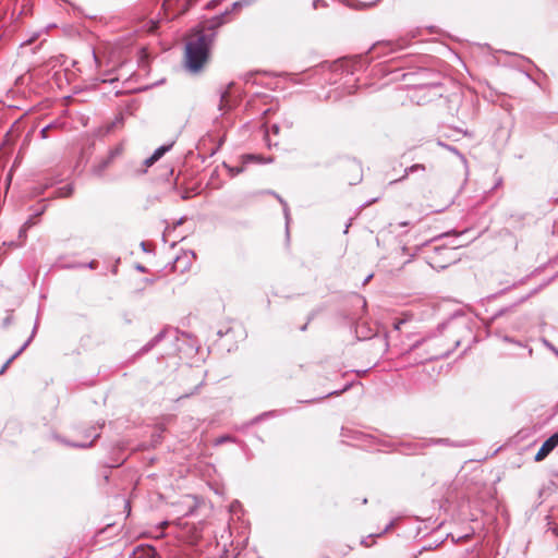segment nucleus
<instances>
[{
    "label": "nucleus",
    "instance_id": "obj_1",
    "mask_svg": "<svg viewBox=\"0 0 558 558\" xmlns=\"http://www.w3.org/2000/svg\"><path fill=\"white\" fill-rule=\"evenodd\" d=\"M214 33L197 31L185 45V69L192 73H198L209 59Z\"/></svg>",
    "mask_w": 558,
    "mask_h": 558
},
{
    "label": "nucleus",
    "instance_id": "obj_2",
    "mask_svg": "<svg viewBox=\"0 0 558 558\" xmlns=\"http://www.w3.org/2000/svg\"><path fill=\"white\" fill-rule=\"evenodd\" d=\"M468 242H465L466 244ZM464 243L453 244L451 247L448 246H435L434 253L428 256L427 263L434 269H445L448 265H450L454 258L452 256V251L457 247L463 246Z\"/></svg>",
    "mask_w": 558,
    "mask_h": 558
},
{
    "label": "nucleus",
    "instance_id": "obj_3",
    "mask_svg": "<svg viewBox=\"0 0 558 558\" xmlns=\"http://www.w3.org/2000/svg\"><path fill=\"white\" fill-rule=\"evenodd\" d=\"M105 425V422L97 423V426H90L85 430V437L89 438L93 437L90 441H81V442H74V441H68L64 438H61L59 436H54L56 439H58L60 442L74 447V448H89L93 446L94 441L100 437V434L97 432L98 429L102 428Z\"/></svg>",
    "mask_w": 558,
    "mask_h": 558
},
{
    "label": "nucleus",
    "instance_id": "obj_4",
    "mask_svg": "<svg viewBox=\"0 0 558 558\" xmlns=\"http://www.w3.org/2000/svg\"><path fill=\"white\" fill-rule=\"evenodd\" d=\"M122 153L121 146L111 148L106 157L100 158L92 167V173L96 177H102L106 169L112 163L113 159Z\"/></svg>",
    "mask_w": 558,
    "mask_h": 558
},
{
    "label": "nucleus",
    "instance_id": "obj_5",
    "mask_svg": "<svg viewBox=\"0 0 558 558\" xmlns=\"http://www.w3.org/2000/svg\"><path fill=\"white\" fill-rule=\"evenodd\" d=\"M231 10H225L218 15L213 16L207 21L206 28L215 34V29L219 28L229 21Z\"/></svg>",
    "mask_w": 558,
    "mask_h": 558
},
{
    "label": "nucleus",
    "instance_id": "obj_6",
    "mask_svg": "<svg viewBox=\"0 0 558 558\" xmlns=\"http://www.w3.org/2000/svg\"><path fill=\"white\" fill-rule=\"evenodd\" d=\"M36 330H37V323L35 324L34 328H33V331H32V335L29 336V338L23 343V345L16 350V352L11 355L7 361L5 363L2 365V367L0 368V375L3 374L5 372V369L9 367V365L17 357L22 354V352L31 344V342L33 341L34 339V336L36 333Z\"/></svg>",
    "mask_w": 558,
    "mask_h": 558
},
{
    "label": "nucleus",
    "instance_id": "obj_7",
    "mask_svg": "<svg viewBox=\"0 0 558 558\" xmlns=\"http://www.w3.org/2000/svg\"><path fill=\"white\" fill-rule=\"evenodd\" d=\"M558 445L548 437L543 445L541 446L539 450L536 452L534 460L536 462L543 461Z\"/></svg>",
    "mask_w": 558,
    "mask_h": 558
},
{
    "label": "nucleus",
    "instance_id": "obj_8",
    "mask_svg": "<svg viewBox=\"0 0 558 558\" xmlns=\"http://www.w3.org/2000/svg\"><path fill=\"white\" fill-rule=\"evenodd\" d=\"M425 170H426V167H425V165H423V163H415V165H412V166H410V167H407V168L404 169V174H403L401 178H399V179H397V180L391 181V182H390V184H392V183H397V182H401V181H403L404 179H407L410 174L415 173V172H417V171H422V172H424Z\"/></svg>",
    "mask_w": 558,
    "mask_h": 558
},
{
    "label": "nucleus",
    "instance_id": "obj_9",
    "mask_svg": "<svg viewBox=\"0 0 558 558\" xmlns=\"http://www.w3.org/2000/svg\"><path fill=\"white\" fill-rule=\"evenodd\" d=\"M165 338V331H159L151 340H149L140 351L138 354H145L155 348Z\"/></svg>",
    "mask_w": 558,
    "mask_h": 558
},
{
    "label": "nucleus",
    "instance_id": "obj_10",
    "mask_svg": "<svg viewBox=\"0 0 558 558\" xmlns=\"http://www.w3.org/2000/svg\"><path fill=\"white\" fill-rule=\"evenodd\" d=\"M355 333H356V338L359 340H366V339H371L373 337L372 329L364 324H362V325L359 324L356 326Z\"/></svg>",
    "mask_w": 558,
    "mask_h": 558
},
{
    "label": "nucleus",
    "instance_id": "obj_11",
    "mask_svg": "<svg viewBox=\"0 0 558 558\" xmlns=\"http://www.w3.org/2000/svg\"><path fill=\"white\" fill-rule=\"evenodd\" d=\"M436 444H449V439L439 438V439H429V440L414 442L413 444L414 451L417 452L420 449H422L426 446L436 445Z\"/></svg>",
    "mask_w": 558,
    "mask_h": 558
},
{
    "label": "nucleus",
    "instance_id": "obj_12",
    "mask_svg": "<svg viewBox=\"0 0 558 558\" xmlns=\"http://www.w3.org/2000/svg\"><path fill=\"white\" fill-rule=\"evenodd\" d=\"M73 192H74L73 184H66L62 187H59L56 191L54 197H59V198L70 197L73 194Z\"/></svg>",
    "mask_w": 558,
    "mask_h": 558
},
{
    "label": "nucleus",
    "instance_id": "obj_13",
    "mask_svg": "<svg viewBox=\"0 0 558 558\" xmlns=\"http://www.w3.org/2000/svg\"><path fill=\"white\" fill-rule=\"evenodd\" d=\"M267 193L274 195L279 201V203L282 205V207H283V215H284V218H286V225L288 227L289 226V221H290V211H289V207H288L287 202L280 195H278L276 192H274V191H268Z\"/></svg>",
    "mask_w": 558,
    "mask_h": 558
},
{
    "label": "nucleus",
    "instance_id": "obj_14",
    "mask_svg": "<svg viewBox=\"0 0 558 558\" xmlns=\"http://www.w3.org/2000/svg\"><path fill=\"white\" fill-rule=\"evenodd\" d=\"M173 144L174 142H171L169 144H165L156 148L155 151L153 153V156L155 157L154 159L159 160L166 153H168L172 148Z\"/></svg>",
    "mask_w": 558,
    "mask_h": 558
},
{
    "label": "nucleus",
    "instance_id": "obj_15",
    "mask_svg": "<svg viewBox=\"0 0 558 558\" xmlns=\"http://www.w3.org/2000/svg\"><path fill=\"white\" fill-rule=\"evenodd\" d=\"M524 218H525L524 214H520V213L510 214L509 218H508V223L515 228V227L520 226V223L524 220Z\"/></svg>",
    "mask_w": 558,
    "mask_h": 558
},
{
    "label": "nucleus",
    "instance_id": "obj_16",
    "mask_svg": "<svg viewBox=\"0 0 558 558\" xmlns=\"http://www.w3.org/2000/svg\"><path fill=\"white\" fill-rule=\"evenodd\" d=\"M228 92H223L221 93L220 95V102H219V110L220 111H227V110H230L231 109V105L229 104V100H228Z\"/></svg>",
    "mask_w": 558,
    "mask_h": 558
},
{
    "label": "nucleus",
    "instance_id": "obj_17",
    "mask_svg": "<svg viewBox=\"0 0 558 558\" xmlns=\"http://www.w3.org/2000/svg\"><path fill=\"white\" fill-rule=\"evenodd\" d=\"M459 345H460V341H459V340H457V341L454 342V345H453V348H452V349H450V350L448 349V350H444V351H441V352L435 353V354L430 355L429 357H427L426 360H434V359L447 357V356H448V355L453 351V349H454V348H457V347H459Z\"/></svg>",
    "mask_w": 558,
    "mask_h": 558
},
{
    "label": "nucleus",
    "instance_id": "obj_18",
    "mask_svg": "<svg viewBox=\"0 0 558 558\" xmlns=\"http://www.w3.org/2000/svg\"><path fill=\"white\" fill-rule=\"evenodd\" d=\"M254 2V0H239L232 3L230 8L227 10H231V13L235 10L242 9L244 7H248Z\"/></svg>",
    "mask_w": 558,
    "mask_h": 558
},
{
    "label": "nucleus",
    "instance_id": "obj_19",
    "mask_svg": "<svg viewBox=\"0 0 558 558\" xmlns=\"http://www.w3.org/2000/svg\"><path fill=\"white\" fill-rule=\"evenodd\" d=\"M277 414V411H268V412H264L257 416H255L250 423L248 425H254L258 422H260L262 420L266 418V417H270V416H275Z\"/></svg>",
    "mask_w": 558,
    "mask_h": 558
},
{
    "label": "nucleus",
    "instance_id": "obj_20",
    "mask_svg": "<svg viewBox=\"0 0 558 558\" xmlns=\"http://www.w3.org/2000/svg\"><path fill=\"white\" fill-rule=\"evenodd\" d=\"M244 160L245 161H257V162H272V158L269 157L267 159H263L260 156H257V155H245L244 157Z\"/></svg>",
    "mask_w": 558,
    "mask_h": 558
},
{
    "label": "nucleus",
    "instance_id": "obj_21",
    "mask_svg": "<svg viewBox=\"0 0 558 558\" xmlns=\"http://www.w3.org/2000/svg\"><path fill=\"white\" fill-rule=\"evenodd\" d=\"M58 125H59V124H58L57 122H51V123L47 124L46 126H44V128L40 130V132H39L40 137H41L43 140L48 138V132H49V130L54 129V128H57Z\"/></svg>",
    "mask_w": 558,
    "mask_h": 558
},
{
    "label": "nucleus",
    "instance_id": "obj_22",
    "mask_svg": "<svg viewBox=\"0 0 558 558\" xmlns=\"http://www.w3.org/2000/svg\"><path fill=\"white\" fill-rule=\"evenodd\" d=\"M350 387H351V384H347L342 389L330 391L324 398L331 397V396H338V395L347 391Z\"/></svg>",
    "mask_w": 558,
    "mask_h": 558
},
{
    "label": "nucleus",
    "instance_id": "obj_23",
    "mask_svg": "<svg viewBox=\"0 0 558 558\" xmlns=\"http://www.w3.org/2000/svg\"><path fill=\"white\" fill-rule=\"evenodd\" d=\"M228 169H229V173L232 177H235V175H238V174L243 172L244 167L243 166H241V167H229Z\"/></svg>",
    "mask_w": 558,
    "mask_h": 558
},
{
    "label": "nucleus",
    "instance_id": "obj_24",
    "mask_svg": "<svg viewBox=\"0 0 558 558\" xmlns=\"http://www.w3.org/2000/svg\"><path fill=\"white\" fill-rule=\"evenodd\" d=\"M444 148H446L447 150H449L450 153H453L456 154L457 156H459L461 159H464V156L459 151V149L454 146H451V145H444Z\"/></svg>",
    "mask_w": 558,
    "mask_h": 558
},
{
    "label": "nucleus",
    "instance_id": "obj_25",
    "mask_svg": "<svg viewBox=\"0 0 558 558\" xmlns=\"http://www.w3.org/2000/svg\"><path fill=\"white\" fill-rule=\"evenodd\" d=\"M393 525H395V520H391V521L387 524V526L384 529V531L380 533V535H381V534H384V533H386V532H388L391 527H393ZM377 536H379V534H371V535H368V537H367V538H371V537H377Z\"/></svg>",
    "mask_w": 558,
    "mask_h": 558
},
{
    "label": "nucleus",
    "instance_id": "obj_26",
    "mask_svg": "<svg viewBox=\"0 0 558 558\" xmlns=\"http://www.w3.org/2000/svg\"><path fill=\"white\" fill-rule=\"evenodd\" d=\"M506 312H508V308H501L499 310L498 312H496L489 319V323H493L494 320H496L498 317L502 316Z\"/></svg>",
    "mask_w": 558,
    "mask_h": 558
},
{
    "label": "nucleus",
    "instance_id": "obj_27",
    "mask_svg": "<svg viewBox=\"0 0 558 558\" xmlns=\"http://www.w3.org/2000/svg\"><path fill=\"white\" fill-rule=\"evenodd\" d=\"M312 7L314 10H317L320 7H323V8L327 7V2L325 0H314L312 3Z\"/></svg>",
    "mask_w": 558,
    "mask_h": 558
},
{
    "label": "nucleus",
    "instance_id": "obj_28",
    "mask_svg": "<svg viewBox=\"0 0 558 558\" xmlns=\"http://www.w3.org/2000/svg\"><path fill=\"white\" fill-rule=\"evenodd\" d=\"M223 0H210L207 4H206V9L207 10H213L215 8H217Z\"/></svg>",
    "mask_w": 558,
    "mask_h": 558
},
{
    "label": "nucleus",
    "instance_id": "obj_29",
    "mask_svg": "<svg viewBox=\"0 0 558 558\" xmlns=\"http://www.w3.org/2000/svg\"><path fill=\"white\" fill-rule=\"evenodd\" d=\"M34 218H35V217L32 215V216H31V217H29V218L24 222V225H23V226H24V228H26V229L32 228V227L36 223V222H35V220H34Z\"/></svg>",
    "mask_w": 558,
    "mask_h": 558
},
{
    "label": "nucleus",
    "instance_id": "obj_30",
    "mask_svg": "<svg viewBox=\"0 0 558 558\" xmlns=\"http://www.w3.org/2000/svg\"><path fill=\"white\" fill-rule=\"evenodd\" d=\"M231 440V437L228 436V435H223L221 437H219L217 440H216V444L217 445H220V444H223L226 441H230Z\"/></svg>",
    "mask_w": 558,
    "mask_h": 558
},
{
    "label": "nucleus",
    "instance_id": "obj_31",
    "mask_svg": "<svg viewBox=\"0 0 558 558\" xmlns=\"http://www.w3.org/2000/svg\"><path fill=\"white\" fill-rule=\"evenodd\" d=\"M548 531H551L555 536L558 537V526L553 525L551 522H548Z\"/></svg>",
    "mask_w": 558,
    "mask_h": 558
},
{
    "label": "nucleus",
    "instance_id": "obj_32",
    "mask_svg": "<svg viewBox=\"0 0 558 558\" xmlns=\"http://www.w3.org/2000/svg\"><path fill=\"white\" fill-rule=\"evenodd\" d=\"M155 157L151 155L150 157H148L144 163L147 166V167H150L153 166L156 161H158L157 159H154Z\"/></svg>",
    "mask_w": 558,
    "mask_h": 558
},
{
    "label": "nucleus",
    "instance_id": "obj_33",
    "mask_svg": "<svg viewBox=\"0 0 558 558\" xmlns=\"http://www.w3.org/2000/svg\"><path fill=\"white\" fill-rule=\"evenodd\" d=\"M46 209H47V205L45 204L40 209H37L36 211H34L33 216L39 217L45 213Z\"/></svg>",
    "mask_w": 558,
    "mask_h": 558
},
{
    "label": "nucleus",
    "instance_id": "obj_34",
    "mask_svg": "<svg viewBox=\"0 0 558 558\" xmlns=\"http://www.w3.org/2000/svg\"><path fill=\"white\" fill-rule=\"evenodd\" d=\"M201 385H202V383H201L199 385H197V386L194 388V390H193V391H191L190 393H185V395L181 396L179 399L187 398V397H190V396L195 395V393L198 391V388H199V386H201Z\"/></svg>",
    "mask_w": 558,
    "mask_h": 558
},
{
    "label": "nucleus",
    "instance_id": "obj_35",
    "mask_svg": "<svg viewBox=\"0 0 558 558\" xmlns=\"http://www.w3.org/2000/svg\"><path fill=\"white\" fill-rule=\"evenodd\" d=\"M85 266L88 267L89 269H96L98 266V263L96 260H92L88 264H86Z\"/></svg>",
    "mask_w": 558,
    "mask_h": 558
},
{
    "label": "nucleus",
    "instance_id": "obj_36",
    "mask_svg": "<svg viewBox=\"0 0 558 558\" xmlns=\"http://www.w3.org/2000/svg\"><path fill=\"white\" fill-rule=\"evenodd\" d=\"M504 341H507V342H513V343H517L518 345H522L520 342L518 341H514L512 338L508 337V336H505L502 338Z\"/></svg>",
    "mask_w": 558,
    "mask_h": 558
},
{
    "label": "nucleus",
    "instance_id": "obj_37",
    "mask_svg": "<svg viewBox=\"0 0 558 558\" xmlns=\"http://www.w3.org/2000/svg\"><path fill=\"white\" fill-rule=\"evenodd\" d=\"M355 64H349L347 63V71L350 73H353Z\"/></svg>",
    "mask_w": 558,
    "mask_h": 558
},
{
    "label": "nucleus",
    "instance_id": "obj_38",
    "mask_svg": "<svg viewBox=\"0 0 558 558\" xmlns=\"http://www.w3.org/2000/svg\"><path fill=\"white\" fill-rule=\"evenodd\" d=\"M136 269H137L138 271H141V272H145V271H146V267H145V266H143V265H141V264H138V265L136 266Z\"/></svg>",
    "mask_w": 558,
    "mask_h": 558
},
{
    "label": "nucleus",
    "instance_id": "obj_39",
    "mask_svg": "<svg viewBox=\"0 0 558 558\" xmlns=\"http://www.w3.org/2000/svg\"><path fill=\"white\" fill-rule=\"evenodd\" d=\"M551 439L558 445V430L550 436Z\"/></svg>",
    "mask_w": 558,
    "mask_h": 558
},
{
    "label": "nucleus",
    "instance_id": "obj_40",
    "mask_svg": "<svg viewBox=\"0 0 558 558\" xmlns=\"http://www.w3.org/2000/svg\"><path fill=\"white\" fill-rule=\"evenodd\" d=\"M10 324H11V316H8V317L4 318L3 325L4 326H9Z\"/></svg>",
    "mask_w": 558,
    "mask_h": 558
},
{
    "label": "nucleus",
    "instance_id": "obj_41",
    "mask_svg": "<svg viewBox=\"0 0 558 558\" xmlns=\"http://www.w3.org/2000/svg\"><path fill=\"white\" fill-rule=\"evenodd\" d=\"M240 502L239 501H234L232 505H231V511H234L235 508L240 507Z\"/></svg>",
    "mask_w": 558,
    "mask_h": 558
},
{
    "label": "nucleus",
    "instance_id": "obj_42",
    "mask_svg": "<svg viewBox=\"0 0 558 558\" xmlns=\"http://www.w3.org/2000/svg\"><path fill=\"white\" fill-rule=\"evenodd\" d=\"M372 278H373V274L368 275V276L364 279L363 284L365 286L366 283H368V282H369V280H371Z\"/></svg>",
    "mask_w": 558,
    "mask_h": 558
},
{
    "label": "nucleus",
    "instance_id": "obj_43",
    "mask_svg": "<svg viewBox=\"0 0 558 558\" xmlns=\"http://www.w3.org/2000/svg\"><path fill=\"white\" fill-rule=\"evenodd\" d=\"M93 58H94L96 64L99 65V59H98V57H97L95 51H93Z\"/></svg>",
    "mask_w": 558,
    "mask_h": 558
},
{
    "label": "nucleus",
    "instance_id": "obj_44",
    "mask_svg": "<svg viewBox=\"0 0 558 558\" xmlns=\"http://www.w3.org/2000/svg\"><path fill=\"white\" fill-rule=\"evenodd\" d=\"M26 228H24V226H22V228L20 229V236H23L25 235V232H26Z\"/></svg>",
    "mask_w": 558,
    "mask_h": 558
},
{
    "label": "nucleus",
    "instance_id": "obj_45",
    "mask_svg": "<svg viewBox=\"0 0 558 558\" xmlns=\"http://www.w3.org/2000/svg\"><path fill=\"white\" fill-rule=\"evenodd\" d=\"M361 544H362V545H364L365 547H368V546H369L367 538H363V539L361 541Z\"/></svg>",
    "mask_w": 558,
    "mask_h": 558
},
{
    "label": "nucleus",
    "instance_id": "obj_46",
    "mask_svg": "<svg viewBox=\"0 0 558 558\" xmlns=\"http://www.w3.org/2000/svg\"><path fill=\"white\" fill-rule=\"evenodd\" d=\"M421 343H422V341H416V342L412 345V349L417 348Z\"/></svg>",
    "mask_w": 558,
    "mask_h": 558
},
{
    "label": "nucleus",
    "instance_id": "obj_47",
    "mask_svg": "<svg viewBox=\"0 0 558 558\" xmlns=\"http://www.w3.org/2000/svg\"><path fill=\"white\" fill-rule=\"evenodd\" d=\"M466 233H468V230H464V231H462L461 233H459V234H458V236H462V235H464V234H466Z\"/></svg>",
    "mask_w": 558,
    "mask_h": 558
},
{
    "label": "nucleus",
    "instance_id": "obj_48",
    "mask_svg": "<svg viewBox=\"0 0 558 558\" xmlns=\"http://www.w3.org/2000/svg\"><path fill=\"white\" fill-rule=\"evenodd\" d=\"M403 322H399L398 324L395 325V328L396 329H399L400 328V325L402 324Z\"/></svg>",
    "mask_w": 558,
    "mask_h": 558
},
{
    "label": "nucleus",
    "instance_id": "obj_49",
    "mask_svg": "<svg viewBox=\"0 0 558 558\" xmlns=\"http://www.w3.org/2000/svg\"><path fill=\"white\" fill-rule=\"evenodd\" d=\"M532 352L533 350L531 348L527 349V355L531 356L532 355Z\"/></svg>",
    "mask_w": 558,
    "mask_h": 558
},
{
    "label": "nucleus",
    "instance_id": "obj_50",
    "mask_svg": "<svg viewBox=\"0 0 558 558\" xmlns=\"http://www.w3.org/2000/svg\"><path fill=\"white\" fill-rule=\"evenodd\" d=\"M306 328H307V324L303 325V326L301 327V330H302V331H304V330H306Z\"/></svg>",
    "mask_w": 558,
    "mask_h": 558
},
{
    "label": "nucleus",
    "instance_id": "obj_51",
    "mask_svg": "<svg viewBox=\"0 0 558 558\" xmlns=\"http://www.w3.org/2000/svg\"><path fill=\"white\" fill-rule=\"evenodd\" d=\"M108 81H109V82H113V81H114V78H108ZM102 82H107V80H106V78H104V80H102Z\"/></svg>",
    "mask_w": 558,
    "mask_h": 558
},
{
    "label": "nucleus",
    "instance_id": "obj_52",
    "mask_svg": "<svg viewBox=\"0 0 558 558\" xmlns=\"http://www.w3.org/2000/svg\"><path fill=\"white\" fill-rule=\"evenodd\" d=\"M408 225H409V223H408L407 221H404V222H401V223H400V226H402V227H405V226H408Z\"/></svg>",
    "mask_w": 558,
    "mask_h": 558
},
{
    "label": "nucleus",
    "instance_id": "obj_53",
    "mask_svg": "<svg viewBox=\"0 0 558 558\" xmlns=\"http://www.w3.org/2000/svg\"><path fill=\"white\" fill-rule=\"evenodd\" d=\"M438 145H439V146H441V147H444V145H446V144H445V143H442V142H440V141H438Z\"/></svg>",
    "mask_w": 558,
    "mask_h": 558
},
{
    "label": "nucleus",
    "instance_id": "obj_54",
    "mask_svg": "<svg viewBox=\"0 0 558 558\" xmlns=\"http://www.w3.org/2000/svg\"><path fill=\"white\" fill-rule=\"evenodd\" d=\"M182 198H183V199H187V198H189V195H187V194H184V195L182 196Z\"/></svg>",
    "mask_w": 558,
    "mask_h": 558
},
{
    "label": "nucleus",
    "instance_id": "obj_55",
    "mask_svg": "<svg viewBox=\"0 0 558 558\" xmlns=\"http://www.w3.org/2000/svg\"><path fill=\"white\" fill-rule=\"evenodd\" d=\"M141 245H142L143 250H145V248H146L145 242H142V244H141Z\"/></svg>",
    "mask_w": 558,
    "mask_h": 558
},
{
    "label": "nucleus",
    "instance_id": "obj_56",
    "mask_svg": "<svg viewBox=\"0 0 558 558\" xmlns=\"http://www.w3.org/2000/svg\"><path fill=\"white\" fill-rule=\"evenodd\" d=\"M363 505L367 504V499L364 498L363 501H362Z\"/></svg>",
    "mask_w": 558,
    "mask_h": 558
},
{
    "label": "nucleus",
    "instance_id": "obj_57",
    "mask_svg": "<svg viewBox=\"0 0 558 558\" xmlns=\"http://www.w3.org/2000/svg\"><path fill=\"white\" fill-rule=\"evenodd\" d=\"M45 189H46V186H45V187H43L38 193H39V194H40V193H44Z\"/></svg>",
    "mask_w": 558,
    "mask_h": 558
}]
</instances>
